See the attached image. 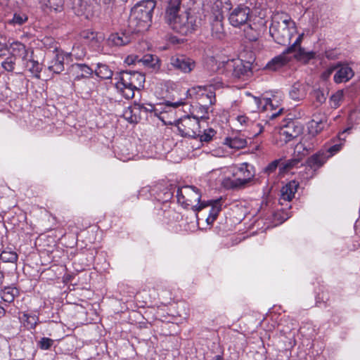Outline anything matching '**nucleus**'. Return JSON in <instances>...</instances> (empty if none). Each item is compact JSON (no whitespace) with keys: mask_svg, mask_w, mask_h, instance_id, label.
<instances>
[{"mask_svg":"<svg viewBox=\"0 0 360 360\" xmlns=\"http://www.w3.org/2000/svg\"><path fill=\"white\" fill-rule=\"evenodd\" d=\"M182 0H167L165 20L169 27L181 35H188L199 27L197 16L189 10L181 11Z\"/></svg>","mask_w":360,"mask_h":360,"instance_id":"nucleus-1","label":"nucleus"},{"mask_svg":"<svg viewBox=\"0 0 360 360\" xmlns=\"http://www.w3.org/2000/svg\"><path fill=\"white\" fill-rule=\"evenodd\" d=\"M155 6V0H143L131 8L129 22L134 32H143L150 27Z\"/></svg>","mask_w":360,"mask_h":360,"instance_id":"nucleus-2","label":"nucleus"},{"mask_svg":"<svg viewBox=\"0 0 360 360\" xmlns=\"http://www.w3.org/2000/svg\"><path fill=\"white\" fill-rule=\"evenodd\" d=\"M145 75L138 71L123 70L115 75V87L126 99L134 98L135 91L143 86Z\"/></svg>","mask_w":360,"mask_h":360,"instance_id":"nucleus-3","label":"nucleus"},{"mask_svg":"<svg viewBox=\"0 0 360 360\" xmlns=\"http://www.w3.org/2000/svg\"><path fill=\"white\" fill-rule=\"evenodd\" d=\"M278 18L279 20L276 18L272 20L269 32L276 43L286 46L290 44L292 37L296 33V27L290 18Z\"/></svg>","mask_w":360,"mask_h":360,"instance_id":"nucleus-4","label":"nucleus"},{"mask_svg":"<svg viewBox=\"0 0 360 360\" xmlns=\"http://www.w3.org/2000/svg\"><path fill=\"white\" fill-rule=\"evenodd\" d=\"M176 197L179 202L186 207H191L195 212H199L207 207L205 202H200L201 193L199 189L193 186L179 188Z\"/></svg>","mask_w":360,"mask_h":360,"instance_id":"nucleus-5","label":"nucleus"},{"mask_svg":"<svg viewBox=\"0 0 360 360\" xmlns=\"http://www.w3.org/2000/svg\"><path fill=\"white\" fill-rule=\"evenodd\" d=\"M219 70L227 75L239 79L251 73V63L241 59L228 60L221 63Z\"/></svg>","mask_w":360,"mask_h":360,"instance_id":"nucleus-6","label":"nucleus"},{"mask_svg":"<svg viewBox=\"0 0 360 360\" xmlns=\"http://www.w3.org/2000/svg\"><path fill=\"white\" fill-rule=\"evenodd\" d=\"M255 171L250 164L244 162L235 167L233 170L234 179L231 182L233 188H245L254 178Z\"/></svg>","mask_w":360,"mask_h":360,"instance_id":"nucleus-7","label":"nucleus"},{"mask_svg":"<svg viewBox=\"0 0 360 360\" xmlns=\"http://www.w3.org/2000/svg\"><path fill=\"white\" fill-rule=\"evenodd\" d=\"M195 67V63L192 58L185 55L176 54L170 57L169 61L167 63L164 71L167 74H170L173 70H176L182 73L188 74Z\"/></svg>","mask_w":360,"mask_h":360,"instance_id":"nucleus-8","label":"nucleus"},{"mask_svg":"<svg viewBox=\"0 0 360 360\" xmlns=\"http://www.w3.org/2000/svg\"><path fill=\"white\" fill-rule=\"evenodd\" d=\"M303 35V34H300L291 46L285 49L280 55L269 60L266 65L265 69L276 71L287 65L292 59L291 57L288 56V54L296 50L297 46L302 41Z\"/></svg>","mask_w":360,"mask_h":360,"instance_id":"nucleus-9","label":"nucleus"},{"mask_svg":"<svg viewBox=\"0 0 360 360\" xmlns=\"http://www.w3.org/2000/svg\"><path fill=\"white\" fill-rule=\"evenodd\" d=\"M176 127L182 136L197 139V135H200L199 120L196 117L186 116L181 118L177 121Z\"/></svg>","mask_w":360,"mask_h":360,"instance_id":"nucleus-10","label":"nucleus"},{"mask_svg":"<svg viewBox=\"0 0 360 360\" xmlns=\"http://www.w3.org/2000/svg\"><path fill=\"white\" fill-rule=\"evenodd\" d=\"M312 133L311 131L309 134L304 136L295 147L294 155L300 160L313 151L317 145L316 140Z\"/></svg>","mask_w":360,"mask_h":360,"instance_id":"nucleus-11","label":"nucleus"},{"mask_svg":"<svg viewBox=\"0 0 360 360\" xmlns=\"http://www.w3.org/2000/svg\"><path fill=\"white\" fill-rule=\"evenodd\" d=\"M250 13V9L248 6H238L229 15L230 24L236 27L245 25L249 19Z\"/></svg>","mask_w":360,"mask_h":360,"instance_id":"nucleus-12","label":"nucleus"},{"mask_svg":"<svg viewBox=\"0 0 360 360\" xmlns=\"http://www.w3.org/2000/svg\"><path fill=\"white\" fill-rule=\"evenodd\" d=\"M198 105H202L205 113L209 111L210 107L215 103V93L207 90L205 87L198 86Z\"/></svg>","mask_w":360,"mask_h":360,"instance_id":"nucleus-13","label":"nucleus"},{"mask_svg":"<svg viewBox=\"0 0 360 360\" xmlns=\"http://www.w3.org/2000/svg\"><path fill=\"white\" fill-rule=\"evenodd\" d=\"M302 132V127L295 122H288L279 132L280 139L285 143H288L297 137Z\"/></svg>","mask_w":360,"mask_h":360,"instance_id":"nucleus-14","label":"nucleus"},{"mask_svg":"<svg viewBox=\"0 0 360 360\" xmlns=\"http://www.w3.org/2000/svg\"><path fill=\"white\" fill-rule=\"evenodd\" d=\"M93 72V69L84 63H74L70 68V74L73 77L74 82L89 79L92 76Z\"/></svg>","mask_w":360,"mask_h":360,"instance_id":"nucleus-15","label":"nucleus"},{"mask_svg":"<svg viewBox=\"0 0 360 360\" xmlns=\"http://www.w3.org/2000/svg\"><path fill=\"white\" fill-rule=\"evenodd\" d=\"M224 15L221 13H216L211 21V36L217 40L223 39L226 36L222 20Z\"/></svg>","mask_w":360,"mask_h":360,"instance_id":"nucleus-16","label":"nucleus"},{"mask_svg":"<svg viewBox=\"0 0 360 360\" xmlns=\"http://www.w3.org/2000/svg\"><path fill=\"white\" fill-rule=\"evenodd\" d=\"M298 187L299 183L295 181H291L283 186L281 189L280 204L284 205L285 203L290 202L295 198Z\"/></svg>","mask_w":360,"mask_h":360,"instance_id":"nucleus-17","label":"nucleus"},{"mask_svg":"<svg viewBox=\"0 0 360 360\" xmlns=\"http://www.w3.org/2000/svg\"><path fill=\"white\" fill-rule=\"evenodd\" d=\"M308 86L301 82H295L291 86L289 91V96L294 101L303 100L307 94Z\"/></svg>","mask_w":360,"mask_h":360,"instance_id":"nucleus-18","label":"nucleus"},{"mask_svg":"<svg viewBox=\"0 0 360 360\" xmlns=\"http://www.w3.org/2000/svg\"><path fill=\"white\" fill-rule=\"evenodd\" d=\"M81 37L94 47H99L105 39L103 33L94 32L91 30H84L81 33Z\"/></svg>","mask_w":360,"mask_h":360,"instance_id":"nucleus-19","label":"nucleus"},{"mask_svg":"<svg viewBox=\"0 0 360 360\" xmlns=\"http://www.w3.org/2000/svg\"><path fill=\"white\" fill-rule=\"evenodd\" d=\"M131 41V37L124 32L112 33L107 40L110 46H122L129 44Z\"/></svg>","mask_w":360,"mask_h":360,"instance_id":"nucleus-20","label":"nucleus"},{"mask_svg":"<svg viewBox=\"0 0 360 360\" xmlns=\"http://www.w3.org/2000/svg\"><path fill=\"white\" fill-rule=\"evenodd\" d=\"M336 73L334 75L333 79L335 83H342L349 81L353 76L354 72L352 69L348 65L338 66Z\"/></svg>","mask_w":360,"mask_h":360,"instance_id":"nucleus-21","label":"nucleus"},{"mask_svg":"<svg viewBox=\"0 0 360 360\" xmlns=\"http://www.w3.org/2000/svg\"><path fill=\"white\" fill-rule=\"evenodd\" d=\"M11 53L13 58H19L23 60H26L30 56V51L26 46L20 42H15L11 44Z\"/></svg>","mask_w":360,"mask_h":360,"instance_id":"nucleus-22","label":"nucleus"},{"mask_svg":"<svg viewBox=\"0 0 360 360\" xmlns=\"http://www.w3.org/2000/svg\"><path fill=\"white\" fill-rule=\"evenodd\" d=\"M33 51H30V56L27 58L26 60H23V65L25 68L30 71L36 78H39L40 72L42 70V65L38 61L34 60L32 57Z\"/></svg>","mask_w":360,"mask_h":360,"instance_id":"nucleus-23","label":"nucleus"},{"mask_svg":"<svg viewBox=\"0 0 360 360\" xmlns=\"http://www.w3.org/2000/svg\"><path fill=\"white\" fill-rule=\"evenodd\" d=\"M221 198H219V199H217L215 200H210V201L205 202L207 207L211 206L210 214L206 219L207 224H210L213 223V221L217 219L219 212L221 210Z\"/></svg>","mask_w":360,"mask_h":360,"instance_id":"nucleus-24","label":"nucleus"},{"mask_svg":"<svg viewBox=\"0 0 360 360\" xmlns=\"http://www.w3.org/2000/svg\"><path fill=\"white\" fill-rule=\"evenodd\" d=\"M139 105L135 103L132 106H129L123 111V117L130 123H136L140 119Z\"/></svg>","mask_w":360,"mask_h":360,"instance_id":"nucleus-25","label":"nucleus"},{"mask_svg":"<svg viewBox=\"0 0 360 360\" xmlns=\"http://www.w3.org/2000/svg\"><path fill=\"white\" fill-rule=\"evenodd\" d=\"M225 143L231 148L241 149L247 146L248 141L245 138L238 135L225 139Z\"/></svg>","mask_w":360,"mask_h":360,"instance_id":"nucleus-26","label":"nucleus"},{"mask_svg":"<svg viewBox=\"0 0 360 360\" xmlns=\"http://www.w3.org/2000/svg\"><path fill=\"white\" fill-rule=\"evenodd\" d=\"M254 103L258 110L266 111L275 109L273 101L269 98H253Z\"/></svg>","mask_w":360,"mask_h":360,"instance_id":"nucleus-27","label":"nucleus"},{"mask_svg":"<svg viewBox=\"0 0 360 360\" xmlns=\"http://www.w3.org/2000/svg\"><path fill=\"white\" fill-rule=\"evenodd\" d=\"M300 43L297 46L296 50L292 53H295L294 57L304 62H307L315 56V53L312 51L307 52L303 48L300 46Z\"/></svg>","mask_w":360,"mask_h":360,"instance_id":"nucleus-28","label":"nucleus"},{"mask_svg":"<svg viewBox=\"0 0 360 360\" xmlns=\"http://www.w3.org/2000/svg\"><path fill=\"white\" fill-rule=\"evenodd\" d=\"M139 63H142L143 65L156 69L160 68V60L155 56L151 54H146L141 58L139 59Z\"/></svg>","mask_w":360,"mask_h":360,"instance_id":"nucleus-29","label":"nucleus"},{"mask_svg":"<svg viewBox=\"0 0 360 360\" xmlns=\"http://www.w3.org/2000/svg\"><path fill=\"white\" fill-rule=\"evenodd\" d=\"M95 74L103 79H111L113 75V72L105 64L98 63L97 68L94 70Z\"/></svg>","mask_w":360,"mask_h":360,"instance_id":"nucleus-30","label":"nucleus"},{"mask_svg":"<svg viewBox=\"0 0 360 360\" xmlns=\"http://www.w3.org/2000/svg\"><path fill=\"white\" fill-rule=\"evenodd\" d=\"M18 290L17 288L6 287L1 291V297L5 302H12L15 297L18 295Z\"/></svg>","mask_w":360,"mask_h":360,"instance_id":"nucleus-31","label":"nucleus"},{"mask_svg":"<svg viewBox=\"0 0 360 360\" xmlns=\"http://www.w3.org/2000/svg\"><path fill=\"white\" fill-rule=\"evenodd\" d=\"M49 70L54 73L59 74L64 70L63 57L56 55L51 62Z\"/></svg>","mask_w":360,"mask_h":360,"instance_id":"nucleus-32","label":"nucleus"},{"mask_svg":"<svg viewBox=\"0 0 360 360\" xmlns=\"http://www.w3.org/2000/svg\"><path fill=\"white\" fill-rule=\"evenodd\" d=\"M18 256L17 253L12 250L11 248H7L0 254V259L4 262H10L15 264L18 261Z\"/></svg>","mask_w":360,"mask_h":360,"instance_id":"nucleus-33","label":"nucleus"},{"mask_svg":"<svg viewBox=\"0 0 360 360\" xmlns=\"http://www.w3.org/2000/svg\"><path fill=\"white\" fill-rule=\"evenodd\" d=\"M43 4L56 12L63 10V0H41Z\"/></svg>","mask_w":360,"mask_h":360,"instance_id":"nucleus-34","label":"nucleus"},{"mask_svg":"<svg viewBox=\"0 0 360 360\" xmlns=\"http://www.w3.org/2000/svg\"><path fill=\"white\" fill-rule=\"evenodd\" d=\"M28 20L27 14L22 12H15L13 14V18L8 22L13 26H20L25 23Z\"/></svg>","mask_w":360,"mask_h":360,"instance_id":"nucleus-35","label":"nucleus"},{"mask_svg":"<svg viewBox=\"0 0 360 360\" xmlns=\"http://www.w3.org/2000/svg\"><path fill=\"white\" fill-rule=\"evenodd\" d=\"M349 128H347L345 130H344L342 133L339 134L338 137L341 142L340 143L335 144L328 148V152L330 153V156L335 155L341 150L343 146L342 141H345V134L346 132L349 131Z\"/></svg>","mask_w":360,"mask_h":360,"instance_id":"nucleus-36","label":"nucleus"},{"mask_svg":"<svg viewBox=\"0 0 360 360\" xmlns=\"http://www.w3.org/2000/svg\"><path fill=\"white\" fill-rule=\"evenodd\" d=\"M325 162V157L323 154L313 155L308 159V165L311 167H321Z\"/></svg>","mask_w":360,"mask_h":360,"instance_id":"nucleus-37","label":"nucleus"},{"mask_svg":"<svg viewBox=\"0 0 360 360\" xmlns=\"http://www.w3.org/2000/svg\"><path fill=\"white\" fill-rule=\"evenodd\" d=\"M215 134L216 131L213 129L209 128L205 129L203 132L200 131V135H197V139H199L200 141L202 143H208L212 139Z\"/></svg>","mask_w":360,"mask_h":360,"instance_id":"nucleus-38","label":"nucleus"},{"mask_svg":"<svg viewBox=\"0 0 360 360\" xmlns=\"http://www.w3.org/2000/svg\"><path fill=\"white\" fill-rule=\"evenodd\" d=\"M344 91L342 90L338 91L335 94H333L330 98V103L332 108H337L340 105L343 99Z\"/></svg>","mask_w":360,"mask_h":360,"instance_id":"nucleus-39","label":"nucleus"},{"mask_svg":"<svg viewBox=\"0 0 360 360\" xmlns=\"http://www.w3.org/2000/svg\"><path fill=\"white\" fill-rule=\"evenodd\" d=\"M214 7L219 9L217 13H221L223 15L224 12L231 8V4L230 0H217L214 3Z\"/></svg>","mask_w":360,"mask_h":360,"instance_id":"nucleus-40","label":"nucleus"},{"mask_svg":"<svg viewBox=\"0 0 360 360\" xmlns=\"http://www.w3.org/2000/svg\"><path fill=\"white\" fill-rule=\"evenodd\" d=\"M136 105H139V112H154L155 115L158 112H160V110H158L155 105L150 103L141 104L136 103Z\"/></svg>","mask_w":360,"mask_h":360,"instance_id":"nucleus-41","label":"nucleus"},{"mask_svg":"<svg viewBox=\"0 0 360 360\" xmlns=\"http://www.w3.org/2000/svg\"><path fill=\"white\" fill-rule=\"evenodd\" d=\"M22 319L30 328H34L37 324L38 318L34 315L32 316L24 314L22 315Z\"/></svg>","mask_w":360,"mask_h":360,"instance_id":"nucleus-42","label":"nucleus"},{"mask_svg":"<svg viewBox=\"0 0 360 360\" xmlns=\"http://www.w3.org/2000/svg\"><path fill=\"white\" fill-rule=\"evenodd\" d=\"M300 161L301 160L299 158H297L296 156L294 155L293 158L286 161V162L285 164H283L280 167V170L281 171L288 170V169L297 166V165L299 164Z\"/></svg>","mask_w":360,"mask_h":360,"instance_id":"nucleus-43","label":"nucleus"},{"mask_svg":"<svg viewBox=\"0 0 360 360\" xmlns=\"http://www.w3.org/2000/svg\"><path fill=\"white\" fill-rule=\"evenodd\" d=\"M312 96L315 98L316 101L319 103V105L323 103L326 100V96L323 91L319 89L314 90Z\"/></svg>","mask_w":360,"mask_h":360,"instance_id":"nucleus-44","label":"nucleus"},{"mask_svg":"<svg viewBox=\"0 0 360 360\" xmlns=\"http://www.w3.org/2000/svg\"><path fill=\"white\" fill-rule=\"evenodd\" d=\"M53 340L49 338H42L38 342V345L41 349H49L53 345Z\"/></svg>","mask_w":360,"mask_h":360,"instance_id":"nucleus-45","label":"nucleus"},{"mask_svg":"<svg viewBox=\"0 0 360 360\" xmlns=\"http://www.w3.org/2000/svg\"><path fill=\"white\" fill-rule=\"evenodd\" d=\"M15 58L13 57H8L4 60L1 65L6 71L12 72L14 70Z\"/></svg>","mask_w":360,"mask_h":360,"instance_id":"nucleus-46","label":"nucleus"},{"mask_svg":"<svg viewBox=\"0 0 360 360\" xmlns=\"http://www.w3.org/2000/svg\"><path fill=\"white\" fill-rule=\"evenodd\" d=\"M281 160H275L270 162L264 169V172L268 174L274 173L280 165Z\"/></svg>","mask_w":360,"mask_h":360,"instance_id":"nucleus-47","label":"nucleus"},{"mask_svg":"<svg viewBox=\"0 0 360 360\" xmlns=\"http://www.w3.org/2000/svg\"><path fill=\"white\" fill-rule=\"evenodd\" d=\"M323 127L324 124L322 120H316L314 118H313V120L310 122V128L311 129H314L315 133L316 134L320 132L323 129Z\"/></svg>","mask_w":360,"mask_h":360,"instance_id":"nucleus-48","label":"nucleus"},{"mask_svg":"<svg viewBox=\"0 0 360 360\" xmlns=\"http://www.w3.org/2000/svg\"><path fill=\"white\" fill-rule=\"evenodd\" d=\"M245 37L250 41H256L257 39V33L256 30H253L250 26L247 30H245Z\"/></svg>","mask_w":360,"mask_h":360,"instance_id":"nucleus-49","label":"nucleus"},{"mask_svg":"<svg viewBox=\"0 0 360 360\" xmlns=\"http://www.w3.org/2000/svg\"><path fill=\"white\" fill-rule=\"evenodd\" d=\"M210 86L214 89H220L223 86V82L220 78H214L210 81Z\"/></svg>","mask_w":360,"mask_h":360,"instance_id":"nucleus-50","label":"nucleus"},{"mask_svg":"<svg viewBox=\"0 0 360 360\" xmlns=\"http://www.w3.org/2000/svg\"><path fill=\"white\" fill-rule=\"evenodd\" d=\"M185 104L184 99L181 98L176 101H166L165 106L167 107H172L174 108H176L181 105H183Z\"/></svg>","mask_w":360,"mask_h":360,"instance_id":"nucleus-51","label":"nucleus"},{"mask_svg":"<svg viewBox=\"0 0 360 360\" xmlns=\"http://www.w3.org/2000/svg\"><path fill=\"white\" fill-rule=\"evenodd\" d=\"M202 107V105H199L198 106L196 107L197 115H195L194 117H196L198 119L200 118L202 120L208 119L207 115H208L209 111L205 113L203 112L204 109Z\"/></svg>","mask_w":360,"mask_h":360,"instance_id":"nucleus-52","label":"nucleus"},{"mask_svg":"<svg viewBox=\"0 0 360 360\" xmlns=\"http://www.w3.org/2000/svg\"><path fill=\"white\" fill-rule=\"evenodd\" d=\"M237 121L241 124V125H248L251 120L249 117H248L246 115H239L237 117Z\"/></svg>","mask_w":360,"mask_h":360,"instance_id":"nucleus-53","label":"nucleus"},{"mask_svg":"<svg viewBox=\"0 0 360 360\" xmlns=\"http://www.w3.org/2000/svg\"><path fill=\"white\" fill-rule=\"evenodd\" d=\"M337 68V66H331L328 68L323 72L322 77L325 79H328L330 76V75L334 72V70Z\"/></svg>","mask_w":360,"mask_h":360,"instance_id":"nucleus-54","label":"nucleus"},{"mask_svg":"<svg viewBox=\"0 0 360 360\" xmlns=\"http://www.w3.org/2000/svg\"><path fill=\"white\" fill-rule=\"evenodd\" d=\"M139 58L137 56H129L126 58L125 62L127 64L131 65V64H134L136 63H139Z\"/></svg>","mask_w":360,"mask_h":360,"instance_id":"nucleus-55","label":"nucleus"},{"mask_svg":"<svg viewBox=\"0 0 360 360\" xmlns=\"http://www.w3.org/2000/svg\"><path fill=\"white\" fill-rule=\"evenodd\" d=\"M6 45L1 42H0V56H4L6 52Z\"/></svg>","mask_w":360,"mask_h":360,"instance_id":"nucleus-56","label":"nucleus"},{"mask_svg":"<svg viewBox=\"0 0 360 360\" xmlns=\"http://www.w3.org/2000/svg\"><path fill=\"white\" fill-rule=\"evenodd\" d=\"M283 110V108H280L278 112H272L271 115H269L270 118L271 119H274L275 117H276Z\"/></svg>","mask_w":360,"mask_h":360,"instance_id":"nucleus-57","label":"nucleus"},{"mask_svg":"<svg viewBox=\"0 0 360 360\" xmlns=\"http://www.w3.org/2000/svg\"><path fill=\"white\" fill-rule=\"evenodd\" d=\"M257 127L259 128V131L257 133L256 135H258L259 134H260L263 131L264 127L261 124H257Z\"/></svg>","mask_w":360,"mask_h":360,"instance_id":"nucleus-58","label":"nucleus"},{"mask_svg":"<svg viewBox=\"0 0 360 360\" xmlns=\"http://www.w3.org/2000/svg\"><path fill=\"white\" fill-rule=\"evenodd\" d=\"M9 0H0V5L7 6Z\"/></svg>","mask_w":360,"mask_h":360,"instance_id":"nucleus-59","label":"nucleus"},{"mask_svg":"<svg viewBox=\"0 0 360 360\" xmlns=\"http://www.w3.org/2000/svg\"><path fill=\"white\" fill-rule=\"evenodd\" d=\"M4 278V273L0 271V285L3 283Z\"/></svg>","mask_w":360,"mask_h":360,"instance_id":"nucleus-60","label":"nucleus"},{"mask_svg":"<svg viewBox=\"0 0 360 360\" xmlns=\"http://www.w3.org/2000/svg\"><path fill=\"white\" fill-rule=\"evenodd\" d=\"M5 314V309L0 307V317L3 316Z\"/></svg>","mask_w":360,"mask_h":360,"instance_id":"nucleus-61","label":"nucleus"},{"mask_svg":"<svg viewBox=\"0 0 360 360\" xmlns=\"http://www.w3.org/2000/svg\"><path fill=\"white\" fill-rule=\"evenodd\" d=\"M195 88H193L192 90H187L186 94H188V93L191 94V91H195Z\"/></svg>","mask_w":360,"mask_h":360,"instance_id":"nucleus-62","label":"nucleus"}]
</instances>
